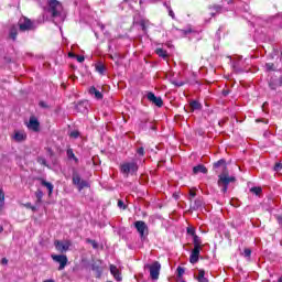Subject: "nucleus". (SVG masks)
<instances>
[{
  "label": "nucleus",
  "instance_id": "obj_1",
  "mask_svg": "<svg viewBox=\"0 0 282 282\" xmlns=\"http://www.w3.org/2000/svg\"><path fill=\"white\" fill-rule=\"evenodd\" d=\"M235 182H237V178L230 176L228 170L223 171V173L218 175V186L221 188V193H228V185Z\"/></svg>",
  "mask_w": 282,
  "mask_h": 282
},
{
  "label": "nucleus",
  "instance_id": "obj_2",
  "mask_svg": "<svg viewBox=\"0 0 282 282\" xmlns=\"http://www.w3.org/2000/svg\"><path fill=\"white\" fill-rule=\"evenodd\" d=\"M18 25H19L20 32H30V30H36V22L25 17H22L19 20Z\"/></svg>",
  "mask_w": 282,
  "mask_h": 282
},
{
  "label": "nucleus",
  "instance_id": "obj_3",
  "mask_svg": "<svg viewBox=\"0 0 282 282\" xmlns=\"http://www.w3.org/2000/svg\"><path fill=\"white\" fill-rule=\"evenodd\" d=\"M120 171L126 177H129V173L133 175V173H138V163L137 162H126L120 166Z\"/></svg>",
  "mask_w": 282,
  "mask_h": 282
},
{
  "label": "nucleus",
  "instance_id": "obj_4",
  "mask_svg": "<svg viewBox=\"0 0 282 282\" xmlns=\"http://www.w3.org/2000/svg\"><path fill=\"white\" fill-rule=\"evenodd\" d=\"M144 268H149L150 276L153 281L160 279V270H162V264H160V262L154 261L152 264H145Z\"/></svg>",
  "mask_w": 282,
  "mask_h": 282
},
{
  "label": "nucleus",
  "instance_id": "obj_5",
  "mask_svg": "<svg viewBox=\"0 0 282 282\" xmlns=\"http://www.w3.org/2000/svg\"><path fill=\"white\" fill-rule=\"evenodd\" d=\"M134 228L137 229V232H139L140 238L142 240L147 239L149 237V226L143 220H137L134 223Z\"/></svg>",
  "mask_w": 282,
  "mask_h": 282
},
{
  "label": "nucleus",
  "instance_id": "obj_6",
  "mask_svg": "<svg viewBox=\"0 0 282 282\" xmlns=\"http://www.w3.org/2000/svg\"><path fill=\"white\" fill-rule=\"evenodd\" d=\"M48 12H51L52 17H58L63 12V4L57 0H50Z\"/></svg>",
  "mask_w": 282,
  "mask_h": 282
},
{
  "label": "nucleus",
  "instance_id": "obj_7",
  "mask_svg": "<svg viewBox=\"0 0 282 282\" xmlns=\"http://www.w3.org/2000/svg\"><path fill=\"white\" fill-rule=\"evenodd\" d=\"M55 250L57 252H61L62 254L67 252L69 248H72V241L70 240H55L54 241Z\"/></svg>",
  "mask_w": 282,
  "mask_h": 282
},
{
  "label": "nucleus",
  "instance_id": "obj_8",
  "mask_svg": "<svg viewBox=\"0 0 282 282\" xmlns=\"http://www.w3.org/2000/svg\"><path fill=\"white\" fill-rule=\"evenodd\" d=\"M73 184L77 186L78 191H83V188H89V183L80 178V174H78V172L73 173Z\"/></svg>",
  "mask_w": 282,
  "mask_h": 282
},
{
  "label": "nucleus",
  "instance_id": "obj_9",
  "mask_svg": "<svg viewBox=\"0 0 282 282\" xmlns=\"http://www.w3.org/2000/svg\"><path fill=\"white\" fill-rule=\"evenodd\" d=\"M51 258L55 263H59L58 270H65L67 265V256L65 254H51Z\"/></svg>",
  "mask_w": 282,
  "mask_h": 282
},
{
  "label": "nucleus",
  "instance_id": "obj_10",
  "mask_svg": "<svg viewBox=\"0 0 282 282\" xmlns=\"http://www.w3.org/2000/svg\"><path fill=\"white\" fill-rule=\"evenodd\" d=\"M148 100L150 102H153L156 107H162L164 105V101L162 100V97H156L153 93H148L147 95Z\"/></svg>",
  "mask_w": 282,
  "mask_h": 282
},
{
  "label": "nucleus",
  "instance_id": "obj_11",
  "mask_svg": "<svg viewBox=\"0 0 282 282\" xmlns=\"http://www.w3.org/2000/svg\"><path fill=\"white\" fill-rule=\"evenodd\" d=\"M39 119H36V117H30L28 129H30L31 131H39Z\"/></svg>",
  "mask_w": 282,
  "mask_h": 282
},
{
  "label": "nucleus",
  "instance_id": "obj_12",
  "mask_svg": "<svg viewBox=\"0 0 282 282\" xmlns=\"http://www.w3.org/2000/svg\"><path fill=\"white\" fill-rule=\"evenodd\" d=\"M202 249L194 248L189 256V263H197L199 261V252Z\"/></svg>",
  "mask_w": 282,
  "mask_h": 282
},
{
  "label": "nucleus",
  "instance_id": "obj_13",
  "mask_svg": "<svg viewBox=\"0 0 282 282\" xmlns=\"http://www.w3.org/2000/svg\"><path fill=\"white\" fill-rule=\"evenodd\" d=\"M110 274H112L116 281H122V276L120 275V270H118V267L110 264Z\"/></svg>",
  "mask_w": 282,
  "mask_h": 282
},
{
  "label": "nucleus",
  "instance_id": "obj_14",
  "mask_svg": "<svg viewBox=\"0 0 282 282\" xmlns=\"http://www.w3.org/2000/svg\"><path fill=\"white\" fill-rule=\"evenodd\" d=\"M28 138V134L23 131H15L13 135V140L15 142H23Z\"/></svg>",
  "mask_w": 282,
  "mask_h": 282
},
{
  "label": "nucleus",
  "instance_id": "obj_15",
  "mask_svg": "<svg viewBox=\"0 0 282 282\" xmlns=\"http://www.w3.org/2000/svg\"><path fill=\"white\" fill-rule=\"evenodd\" d=\"M88 93L90 94V96H94L96 100H102V94L100 93V90L96 89V87L91 86Z\"/></svg>",
  "mask_w": 282,
  "mask_h": 282
},
{
  "label": "nucleus",
  "instance_id": "obj_16",
  "mask_svg": "<svg viewBox=\"0 0 282 282\" xmlns=\"http://www.w3.org/2000/svg\"><path fill=\"white\" fill-rule=\"evenodd\" d=\"M197 173H203L204 175H206V173H208V169H206V166L199 164L193 167V174L197 175Z\"/></svg>",
  "mask_w": 282,
  "mask_h": 282
},
{
  "label": "nucleus",
  "instance_id": "obj_17",
  "mask_svg": "<svg viewBox=\"0 0 282 282\" xmlns=\"http://www.w3.org/2000/svg\"><path fill=\"white\" fill-rule=\"evenodd\" d=\"M196 279L198 282H208V278H206V271H204V269L198 270V275Z\"/></svg>",
  "mask_w": 282,
  "mask_h": 282
},
{
  "label": "nucleus",
  "instance_id": "obj_18",
  "mask_svg": "<svg viewBox=\"0 0 282 282\" xmlns=\"http://www.w3.org/2000/svg\"><path fill=\"white\" fill-rule=\"evenodd\" d=\"M95 69L96 72H98V74H101V76L105 75V73L107 72V67L101 62L95 65Z\"/></svg>",
  "mask_w": 282,
  "mask_h": 282
},
{
  "label": "nucleus",
  "instance_id": "obj_19",
  "mask_svg": "<svg viewBox=\"0 0 282 282\" xmlns=\"http://www.w3.org/2000/svg\"><path fill=\"white\" fill-rule=\"evenodd\" d=\"M189 109L191 111H199L202 109V104L197 100H193L189 102Z\"/></svg>",
  "mask_w": 282,
  "mask_h": 282
},
{
  "label": "nucleus",
  "instance_id": "obj_20",
  "mask_svg": "<svg viewBox=\"0 0 282 282\" xmlns=\"http://www.w3.org/2000/svg\"><path fill=\"white\" fill-rule=\"evenodd\" d=\"M41 184L47 188L48 191V195H52L53 191H54V185L45 180H41Z\"/></svg>",
  "mask_w": 282,
  "mask_h": 282
},
{
  "label": "nucleus",
  "instance_id": "obj_21",
  "mask_svg": "<svg viewBox=\"0 0 282 282\" xmlns=\"http://www.w3.org/2000/svg\"><path fill=\"white\" fill-rule=\"evenodd\" d=\"M18 34H19V30L17 29V26H12L9 33L10 39H12V41H17Z\"/></svg>",
  "mask_w": 282,
  "mask_h": 282
},
{
  "label": "nucleus",
  "instance_id": "obj_22",
  "mask_svg": "<svg viewBox=\"0 0 282 282\" xmlns=\"http://www.w3.org/2000/svg\"><path fill=\"white\" fill-rule=\"evenodd\" d=\"M194 248L202 250V238L199 236H193Z\"/></svg>",
  "mask_w": 282,
  "mask_h": 282
},
{
  "label": "nucleus",
  "instance_id": "obj_23",
  "mask_svg": "<svg viewBox=\"0 0 282 282\" xmlns=\"http://www.w3.org/2000/svg\"><path fill=\"white\" fill-rule=\"evenodd\" d=\"M219 166H223V171H228L226 169V160L221 159L218 162L214 163V169H219Z\"/></svg>",
  "mask_w": 282,
  "mask_h": 282
},
{
  "label": "nucleus",
  "instance_id": "obj_24",
  "mask_svg": "<svg viewBox=\"0 0 282 282\" xmlns=\"http://www.w3.org/2000/svg\"><path fill=\"white\" fill-rule=\"evenodd\" d=\"M155 54H158V56H160L161 58H167L169 56V54L166 53V51H164V48H156Z\"/></svg>",
  "mask_w": 282,
  "mask_h": 282
},
{
  "label": "nucleus",
  "instance_id": "obj_25",
  "mask_svg": "<svg viewBox=\"0 0 282 282\" xmlns=\"http://www.w3.org/2000/svg\"><path fill=\"white\" fill-rule=\"evenodd\" d=\"M4 204H6V193H3V189H0V208H3Z\"/></svg>",
  "mask_w": 282,
  "mask_h": 282
},
{
  "label": "nucleus",
  "instance_id": "obj_26",
  "mask_svg": "<svg viewBox=\"0 0 282 282\" xmlns=\"http://www.w3.org/2000/svg\"><path fill=\"white\" fill-rule=\"evenodd\" d=\"M91 270H93L94 272H97V276H100V274H102V270H100V267H98V264H96V263H94V264L91 265Z\"/></svg>",
  "mask_w": 282,
  "mask_h": 282
},
{
  "label": "nucleus",
  "instance_id": "obj_27",
  "mask_svg": "<svg viewBox=\"0 0 282 282\" xmlns=\"http://www.w3.org/2000/svg\"><path fill=\"white\" fill-rule=\"evenodd\" d=\"M35 196H36V199H37V204H41V202L43 199V192L41 189H37L35 192Z\"/></svg>",
  "mask_w": 282,
  "mask_h": 282
},
{
  "label": "nucleus",
  "instance_id": "obj_28",
  "mask_svg": "<svg viewBox=\"0 0 282 282\" xmlns=\"http://www.w3.org/2000/svg\"><path fill=\"white\" fill-rule=\"evenodd\" d=\"M67 155L69 158V160H75V162H78V159L76 158V155L74 154V151L72 150H67Z\"/></svg>",
  "mask_w": 282,
  "mask_h": 282
},
{
  "label": "nucleus",
  "instance_id": "obj_29",
  "mask_svg": "<svg viewBox=\"0 0 282 282\" xmlns=\"http://www.w3.org/2000/svg\"><path fill=\"white\" fill-rule=\"evenodd\" d=\"M197 208H202V199L197 198L195 202H194V207L193 209L194 210H197Z\"/></svg>",
  "mask_w": 282,
  "mask_h": 282
},
{
  "label": "nucleus",
  "instance_id": "obj_30",
  "mask_svg": "<svg viewBox=\"0 0 282 282\" xmlns=\"http://www.w3.org/2000/svg\"><path fill=\"white\" fill-rule=\"evenodd\" d=\"M261 187H252L250 189L251 193H253L254 195H261Z\"/></svg>",
  "mask_w": 282,
  "mask_h": 282
},
{
  "label": "nucleus",
  "instance_id": "obj_31",
  "mask_svg": "<svg viewBox=\"0 0 282 282\" xmlns=\"http://www.w3.org/2000/svg\"><path fill=\"white\" fill-rule=\"evenodd\" d=\"M282 170V163L281 162H278L275 163L274 167H273V171H275L276 173H279V171Z\"/></svg>",
  "mask_w": 282,
  "mask_h": 282
},
{
  "label": "nucleus",
  "instance_id": "obj_32",
  "mask_svg": "<svg viewBox=\"0 0 282 282\" xmlns=\"http://www.w3.org/2000/svg\"><path fill=\"white\" fill-rule=\"evenodd\" d=\"M24 208H30L31 210H33V213H36V207L32 206V203L24 204Z\"/></svg>",
  "mask_w": 282,
  "mask_h": 282
},
{
  "label": "nucleus",
  "instance_id": "obj_33",
  "mask_svg": "<svg viewBox=\"0 0 282 282\" xmlns=\"http://www.w3.org/2000/svg\"><path fill=\"white\" fill-rule=\"evenodd\" d=\"M86 241L87 243H90L95 250L98 248V242H96V240L87 239Z\"/></svg>",
  "mask_w": 282,
  "mask_h": 282
},
{
  "label": "nucleus",
  "instance_id": "obj_34",
  "mask_svg": "<svg viewBox=\"0 0 282 282\" xmlns=\"http://www.w3.org/2000/svg\"><path fill=\"white\" fill-rule=\"evenodd\" d=\"M176 272H177V276H178V278L184 276V268L178 267V268L176 269Z\"/></svg>",
  "mask_w": 282,
  "mask_h": 282
},
{
  "label": "nucleus",
  "instance_id": "obj_35",
  "mask_svg": "<svg viewBox=\"0 0 282 282\" xmlns=\"http://www.w3.org/2000/svg\"><path fill=\"white\" fill-rule=\"evenodd\" d=\"M69 135H70V138H79V135H80V132H78V130H74V131H72L70 133H69Z\"/></svg>",
  "mask_w": 282,
  "mask_h": 282
},
{
  "label": "nucleus",
  "instance_id": "obj_36",
  "mask_svg": "<svg viewBox=\"0 0 282 282\" xmlns=\"http://www.w3.org/2000/svg\"><path fill=\"white\" fill-rule=\"evenodd\" d=\"M265 67H267L268 72H274V64L268 63V64H265Z\"/></svg>",
  "mask_w": 282,
  "mask_h": 282
},
{
  "label": "nucleus",
  "instance_id": "obj_37",
  "mask_svg": "<svg viewBox=\"0 0 282 282\" xmlns=\"http://www.w3.org/2000/svg\"><path fill=\"white\" fill-rule=\"evenodd\" d=\"M39 106H40L42 109H50V105H47V102H45V101H40Z\"/></svg>",
  "mask_w": 282,
  "mask_h": 282
},
{
  "label": "nucleus",
  "instance_id": "obj_38",
  "mask_svg": "<svg viewBox=\"0 0 282 282\" xmlns=\"http://www.w3.org/2000/svg\"><path fill=\"white\" fill-rule=\"evenodd\" d=\"M252 254V250H250V249H245V251H243V257H246V258H248L249 259V257Z\"/></svg>",
  "mask_w": 282,
  "mask_h": 282
},
{
  "label": "nucleus",
  "instance_id": "obj_39",
  "mask_svg": "<svg viewBox=\"0 0 282 282\" xmlns=\"http://www.w3.org/2000/svg\"><path fill=\"white\" fill-rule=\"evenodd\" d=\"M118 207L122 208V210L127 209V205H124V202L118 200Z\"/></svg>",
  "mask_w": 282,
  "mask_h": 282
},
{
  "label": "nucleus",
  "instance_id": "obj_40",
  "mask_svg": "<svg viewBox=\"0 0 282 282\" xmlns=\"http://www.w3.org/2000/svg\"><path fill=\"white\" fill-rule=\"evenodd\" d=\"M195 197H197V193H195V191L191 189L189 191V199H193Z\"/></svg>",
  "mask_w": 282,
  "mask_h": 282
},
{
  "label": "nucleus",
  "instance_id": "obj_41",
  "mask_svg": "<svg viewBox=\"0 0 282 282\" xmlns=\"http://www.w3.org/2000/svg\"><path fill=\"white\" fill-rule=\"evenodd\" d=\"M187 235H192V237H195V229L194 228H187Z\"/></svg>",
  "mask_w": 282,
  "mask_h": 282
},
{
  "label": "nucleus",
  "instance_id": "obj_42",
  "mask_svg": "<svg viewBox=\"0 0 282 282\" xmlns=\"http://www.w3.org/2000/svg\"><path fill=\"white\" fill-rule=\"evenodd\" d=\"M137 153H138V155H144V148H139L138 150H137Z\"/></svg>",
  "mask_w": 282,
  "mask_h": 282
},
{
  "label": "nucleus",
  "instance_id": "obj_43",
  "mask_svg": "<svg viewBox=\"0 0 282 282\" xmlns=\"http://www.w3.org/2000/svg\"><path fill=\"white\" fill-rule=\"evenodd\" d=\"M78 63H85V56L77 55Z\"/></svg>",
  "mask_w": 282,
  "mask_h": 282
},
{
  "label": "nucleus",
  "instance_id": "obj_44",
  "mask_svg": "<svg viewBox=\"0 0 282 282\" xmlns=\"http://www.w3.org/2000/svg\"><path fill=\"white\" fill-rule=\"evenodd\" d=\"M172 84L175 85L176 87H182L184 85V83L175 82V80H173Z\"/></svg>",
  "mask_w": 282,
  "mask_h": 282
},
{
  "label": "nucleus",
  "instance_id": "obj_45",
  "mask_svg": "<svg viewBox=\"0 0 282 282\" xmlns=\"http://www.w3.org/2000/svg\"><path fill=\"white\" fill-rule=\"evenodd\" d=\"M214 10H216V12H219V10H221V6L219 4H215L212 7Z\"/></svg>",
  "mask_w": 282,
  "mask_h": 282
},
{
  "label": "nucleus",
  "instance_id": "obj_46",
  "mask_svg": "<svg viewBox=\"0 0 282 282\" xmlns=\"http://www.w3.org/2000/svg\"><path fill=\"white\" fill-rule=\"evenodd\" d=\"M39 162H40V164L47 166V161H45V159H39Z\"/></svg>",
  "mask_w": 282,
  "mask_h": 282
},
{
  "label": "nucleus",
  "instance_id": "obj_47",
  "mask_svg": "<svg viewBox=\"0 0 282 282\" xmlns=\"http://www.w3.org/2000/svg\"><path fill=\"white\" fill-rule=\"evenodd\" d=\"M1 264L2 265H8V258H2Z\"/></svg>",
  "mask_w": 282,
  "mask_h": 282
},
{
  "label": "nucleus",
  "instance_id": "obj_48",
  "mask_svg": "<svg viewBox=\"0 0 282 282\" xmlns=\"http://www.w3.org/2000/svg\"><path fill=\"white\" fill-rule=\"evenodd\" d=\"M169 14H170V17H171L172 19H175V12H173V10H170V11H169Z\"/></svg>",
  "mask_w": 282,
  "mask_h": 282
},
{
  "label": "nucleus",
  "instance_id": "obj_49",
  "mask_svg": "<svg viewBox=\"0 0 282 282\" xmlns=\"http://www.w3.org/2000/svg\"><path fill=\"white\" fill-rule=\"evenodd\" d=\"M256 122H264L265 124H268V120H263V119H257Z\"/></svg>",
  "mask_w": 282,
  "mask_h": 282
},
{
  "label": "nucleus",
  "instance_id": "obj_50",
  "mask_svg": "<svg viewBox=\"0 0 282 282\" xmlns=\"http://www.w3.org/2000/svg\"><path fill=\"white\" fill-rule=\"evenodd\" d=\"M278 223L282 226V216H276Z\"/></svg>",
  "mask_w": 282,
  "mask_h": 282
},
{
  "label": "nucleus",
  "instance_id": "obj_51",
  "mask_svg": "<svg viewBox=\"0 0 282 282\" xmlns=\"http://www.w3.org/2000/svg\"><path fill=\"white\" fill-rule=\"evenodd\" d=\"M278 85H280V86L282 85V77L279 78Z\"/></svg>",
  "mask_w": 282,
  "mask_h": 282
},
{
  "label": "nucleus",
  "instance_id": "obj_52",
  "mask_svg": "<svg viewBox=\"0 0 282 282\" xmlns=\"http://www.w3.org/2000/svg\"><path fill=\"white\" fill-rule=\"evenodd\" d=\"M43 282H56L53 279L44 280Z\"/></svg>",
  "mask_w": 282,
  "mask_h": 282
},
{
  "label": "nucleus",
  "instance_id": "obj_53",
  "mask_svg": "<svg viewBox=\"0 0 282 282\" xmlns=\"http://www.w3.org/2000/svg\"><path fill=\"white\" fill-rule=\"evenodd\" d=\"M0 232H3V226H0Z\"/></svg>",
  "mask_w": 282,
  "mask_h": 282
},
{
  "label": "nucleus",
  "instance_id": "obj_54",
  "mask_svg": "<svg viewBox=\"0 0 282 282\" xmlns=\"http://www.w3.org/2000/svg\"><path fill=\"white\" fill-rule=\"evenodd\" d=\"M270 87H271V89H274V87H273V85H272V84H270Z\"/></svg>",
  "mask_w": 282,
  "mask_h": 282
},
{
  "label": "nucleus",
  "instance_id": "obj_55",
  "mask_svg": "<svg viewBox=\"0 0 282 282\" xmlns=\"http://www.w3.org/2000/svg\"><path fill=\"white\" fill-rule=\"evenodd\" d=\"M191 31H185V34H189Z\"/></svg>",
  "mask_w": 282,
  "mask_h": 282
},
{
  "label": "nucleus",
  "instance_id": "obj_56",
  "mask_svg": "<svg viewBox=\"0 0 282 282\" xmlns=\"http://www.w3.org/2000/svg\"><path fill=\"white\" fill-rule=\"evenodd\" d=\"M278 282H282V278H280V279L278 280Z\"/></svg>",
  "mask_w": 282,
  "mask_h": 282
},
{
  "label": "nucleus",
  "instance_id": "obj_57",
  "mask_svg": "<svg viewBox=\"0 0 282 282\" xmlns=\"http://www.w3.org/2000/svg\"><path fill=\"white\" fill-rule=\"evenodd\" d=\"M143 30H147V26L143 25Z\"/></svg>",
  "mask_w": 282,
  "mask_h": 282
},
{
  "label": "nucleus",
  "instance_id": "obj_58",
  "mask_svg": "<svg viewBox=\"0 0 282 282\" xmlns=\"http://www.w3.org/2000/svg\"><path fill=\"white\" fill-rule=\"evenodd\" d=\"M69 56H74V54H69Z\"/></svg>",
  "mask_w": 282,
  "mask_h": 282
}]
</instances>
